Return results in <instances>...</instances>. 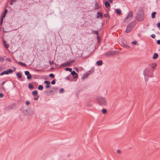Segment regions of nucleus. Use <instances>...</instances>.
Returning a JSON list of instances; mask_svg holds the SVG:
<instances>
[{
  "label": "nucleus",
  "instance_id": "a878e982",
  "mask_svg": "<svg viewBox=\"0 0 160 160\" xmlns=\"http://www.w3.org/2000/svg\"><path fill=\"white\" fill-rule=\"evenodd\" d=\"M38 89L39 90H42L43 89V86L42 85H39L38 88Z\"/></svg>",
  "mask_w": 160,
  "mask_h": 160
},
{
  "label": "nucleus",
  "instance_id": "7ed1b4c3",
  "mask_svg": "<svg viewBox=\"0 0 160 160\" xmlns=\"http://www.w3.org/2000/svg\"><path fill=\"white\" fill-rule=\"evenodd\" d=\"M135 24L134 22H132L129 24L127 27V29L125 31L126 33H128L130 32L134 27Z\"/></svg>",
  "mask_w": 160,
  "mask_h": 160
},
{
  "label": "nucleus",
  "instance_id": "423d86ee",
  "mask_svg": "<svg viewBox=\"0 0 160 160\" xmlns=\"http://www.w3.org/2000/svg\"><path fill=\"white\" fill-rule=\"evenodd\" d=\"M136 18L138 21H142L144 19V17L143 16V15H138L136 16Z\"/></svg>",
  "mask_w": 160,
  "mask_h": 160
},
{
  "label": "nucleus",
  "instance_id": "c85d7f7f",
  "mask_svg": "<svg viewBox=\"0 0 160 160\" xmlns=\"http://www.w3.org/2000/svg\"><path fill=\"white\" fill-rule=\"evenodd\" d=\"M65 70L67 71H69L71 72L72 71V69L71 68H67L65 69Z\"/></svg>",
  "mask_w": 160,
  "mask_h": 160
},
{
  "label": "nucleus",
  "instance_id": "f3484780",
  "mask_svg": "<svg viewBox=\"0 0 160 160\" xmlns=\"http://www.w3.org/2000/svg\"><path fill=\"white\" fill-rule=\"evenodd\" d=\"M92 34H96L97 35H98L99 34L98 31H95L93 30H92Z\"/></svg>",
  "mask_w": 160,
  "mask_h": 160
},
{
  "label": "nucleus",
  "instance_id": "2eb2a0df",
  "mask_svg": "<svg viewBox=\"0 0 160 160\" xmlns=\"http://www.w3.org/2000/svg\"><path fill=\"white\" fill-rule=\"evenodd\" d=\"M96 64L98 66H101L102 64V60L98 61L97 62Z\"/></svg>",
  "mask_w": 160,
  "mask_h": 160
},
{
  "label": "nucleus",
  "instance_id": "1a4fd4ad",
  "mask_svg": "<svg viewBox=\"0 0 160 160\" xmlns=\"http://www.w3.org/2000/svg\"><path fill=\"white\" fill-rule=\"evenodd\" d=\"M71 74L73 76V77L75 78H77L78 76V74L74 71L71 72Z\"/></svg>",
  "mask_w": 160,
  "mask_h": 160
},
{
  "label": "nucleus",
  "instance_id": "bb28decb",
  "mask_svg": "<svg viewBox=\"0 0 160 160\" xmlns=\"http://www.w3.org/2000/svg\"><path fill=\"white\" fill-rule=\"evenodd\" d=\"M28 88L30 89H33V86L31 84L29 83Z\"/></svg>",
  "mask_w": 160,
  "mask_h": 160
},
{
  "label": "nucleus",
  "instance_id": "20e7f679",
  "mask_svg": "<svg viewBox=\"0 0 160 160\" xmlns=\"http://www.w3.org/2000/svg\"><path fill=\"white\" fill-rule=\"evenodd\" d=\"M13 71L11 69H9L6 71L2 72L0 73V75L2 76L4 74H8L9 73L11 74L12 73Z\"/></svg>",
  "mask_w": 160,
  "mask_h": 160
},
{
  "label": "nucleus",
  "instance_id": "37998d69",
  "mask_svg": "<svg viewBox=\"0 0 160 160\" xmlns=\"http://www.w3.org/2000/svg\"><path fill=\"white\" fill-rule=\"evenodd\" d=\"M132 43L134 44H137V42L136 41H134L132 42Z\"/></svg>",
  "mask_w": 160,
  "mask_h": 160
},
{
  "label": "nucleus",
  "instance_id": "f03ea898",
  "mask_svg": "<svg viewBox=\"0 0 160 160\" xmlns=\"http://www.w3.org/2000/svg\"><path fill=\"white\" fill-rule=\"evenodd\" d=\"M97 100L98 103L101 105L105 106L107 104V101L105 98L102 97L97 98Z\"/></svg>",
  "mask_w": 160,
  "mask_h": 160
},
{
  "label": "nucleus",
  "instance_id": "603ef678",
  "mask_svg": "<svg viewBox=\"0 0 160 160\" xmlns=\"http://www.w3.org/2000/svg\"><path fill=\"white\" fill-rule=\"evenodd\" d=\"M117 152L118 153H120L121 152H120V151L119 150V149H118L117 150Z\"/></svg>",
  "mask_w": 160,
  "mask_h": 160
},
{
  "label": "nucleus",
  "instance_id": "b1692460",
  "mask_svg": "<svg viewBox=\"0 0 160 160\" xmlns=\"http://www.w3.org/2000/svg\"><path fill=\"white\" fill-rule=\"evenodd\" d=\"M16 75L18 78H20L22 77V74L20 72H18Z\"/></svg>",
  "mask_w": 160,
  "mask_h": 160
},
{
  "label": "nucleus",
  "instance_id": "72a5a7b5",
  "mask_svg": "<svg viewBox=\"0 0 160 160\" xmlns=\"http://www.w3.org/2000/svg\"><path fill=\"white\" fill-rule=\"evenodd\" d=\"M18 63L20 65H24V66H26V64L24 63H23L22 62H18Z\"/></svg>",
  "mask_w": 160,
  "mask_h": 160
},
{
  "label": "nucleus",
  "instance_id": "cd10ccee",
  "mask_svg": "<svg viewBox=\"0 0 160 160\" xmlns=\"http://www.w3.org/2000/svg\"><path fill=\"white\" fill-rule=\"evenodd\" d=\"M16 1V0H11V1H10V3H9L10 5H12L13 3L14 2H15Z\"/></svg>",
  "mask_w": 160,
  "mask_h": 160
},
{
  "label": "nucleus",
  "instance_id": "9d476101",
  "mask_svg": "<svg viewBox=\"0 0 160 160\" xmlns=\"http://www.w3.org/2000/svg\"><path fill=\"white\" fill-rule=\"evenodd\" d=\"M70 65L69 64V62H65L62 63L61 65V67H66L67 66H69Z\"/></svg>",
  "mask_w": 160,
  "mask_h": 160
},
{
  "label": "nucleus",
  "instance_id": "f704fd0d",
  "mask_svg": "<svg viewBox=\"0 0 160 160\" xmlns=\"http://www.w3.org/2000/svg\"><path fill=\"white\" fill-rule=\"evenodd\" d=\"M102 112L103 113L105 114L107 110L105 109H103L102 110Z\"/></svg>",
  "mask_w": 160,
  "mask_h": 160
},
{
  "label": "nucleus",
  "instance_id": "8fccbe9b",
  "mask_svg": "<svg viewBox=\"0 0 160 160\" xmlns=\"http://www.w3.org/2000/svg\"><path fill=\"white\" fill-rule=\"evenodd\" d=\"M73 60H71L70 61H68L69 62V64L70 65L71 63H72L73 62Z\"/></svg>",
  "mask_w": 160,
  "mask_h": 160
},
{
  "label": "nucleus",
  "instance_id": "9b49d317",
  "mask_svg": "<svg viewBox=\"0 0 160 160\" xmlns=\"http://www.w3.org/2000/svg\"><path fill=\"white\" fill-rule=\"evenodd\" d=\"M29 115H32L34 114V111L30 109H29L27 111Z\"/></svg>",
  "mask_w": 160,
  "mask_h": 160
},
{
  "label": "nucleus",
  "instance_id": "4c0bfd02",
  "mask_svg": "<svg viewBox=\"0 0 160 160\" xmlns=\"http://www.w3.org/2000/svg\"><path fill=\"white\" fill-rule=\"evenodd\" d=\"M4 60V59L2 57L0 58V61L1 62H3Z\"/></svg>",
  "mask_w": 160,
  "mask_h": 160
},
{
  "label": "nucleus",
  "instance_id": "a211bd4d",
  "mask_svg": "<svg viewBox=\"0 0 160 160\" xmlns=\"http://www.w3.org/2000/svg\"><path fill=\"white\" fill-rule=\"evenodd\" d=\"M158 57V53H155L154 54V55L153 57V59H157Z\"/></svg>",
  "mask_w": 160,
  "mask_h": 160
},
{
  "label": "nucleus",
  "instance_id": "393cba45",
  "mask_svg": "<svg viewBox=\"0 0 160 160\" xmlns=\"http://www.w3.org/2000/svg\"><path fill=\"white\" fill-rule=\"evenodd\" d=\"M116 12L118 14H120L121 12V10L119 9H116Z\"/></svg>",
  "mask_w": 160,
  "mask_h": 160
},
{
  "label": "nucleus",
  "instance_id": "6e6552de",
  "mask_svg": "<svg viewBox=\"0 0 160 160\" xmlns=\"http://www.w3.org/2000/svg\"><path fill=\"white\" fill-rule=\"evenodd\" d=\"M25 74L27 76V78L28 79H30L31 78L32 76L30 74L28 71H25Z\"/></svg>",
  "mask_w": 160,
  "mask_h": 160
},
{
  "label": "nucleus",
  "instance_id": "dca6fc26",
  "mask_svg": "<svg viewBox=\"0 0 160 160\" xmlns=\"http://www.w3.org/2000/svg\"><path fill=\"white\" fill-rule=\"evenodd\" d=\"M8 10L7 9H5L4 11V12L3 13L2 16L1 17V18L3 19V18H5L6 14L7 13Z\"/></svg>",
  "mask_w": 160,
  "mask_h": 160
},
{
  "label": "nucleus",
  "instance_id": "ddd939ff",
  "mask_svg": "<svg viewBox=\"0 0 160 160\" xmlns=\"http://www.w3.org/2000/svg\"><path fill=\"white\" fill-rule=\"evenodd\" d=\"M3 45L5 48H8L9 47V44L7 43L5 41H3Z\"/></svg>",
  "mask_w": 160,
  "mask_h": 160
},
{
  "label": "nucleus",
  "instance_id": "0eeeda50",
  "mask_svg": "<svg viewBox=\"0 0 160 160\" xmlns=\"http://www.w3.org/2000/svg\"><path fill=\"white\" fill-rule=\"evenodd\" d=\"M92 73V71H88L85 74H83V76L82 77L81 79L82 80L85 79L87 78L90 74Z\"/></svg>",
  "mask_w": 160,
  "mask_h": 160
},
{
  "label": "nucleus",
  "instance_id": "ea45409f",
  "mask_svg": "<svg viewBox=\"0 0 160 160\" xmlns=\"http://www.w3.org/2000/svg\"><path fill=\"white\" fill-rule=\"evenodd\" d=\"M49 63H50V64L51 65L52 64H53L54 63V62L53 61H49Z\"/></svg>",
  "mask_w": 160,
  "mask_h": 160
},
{
  "label": "nucleus",
  "instance_id": "79ce46f5",
  "mask_svg": "<svg viewBox=\"0 0 160 160\" xmlns=\"http://www.w3.org/2000/svg\"><path fill=\"white\" fill-rule=\"evenodd\" d=\"M26 104L27 105H29V104H30V102L29 101L27 100L26 102Z\"/></svg>",
  "mask_w": 160,
  "mask_h": 160
},
{
  "label": "nucleus",
  "instance_id": "473e14b6",
  "mask_svg": "<svg viewBox=\"0 0 160 160\" xmlns=\"http://www.w3.org/2000/svg\"><path fill=\"white\" fill-rule=\"evenodd\" d=\"M39 98V96L37 95L35 96V97L34 98V99L35 100H38Z\"/></svg>",
  "mask_w": 160,
  "mask_h": 160
},
{
  "label": "nucleus",
  "instance_id": "e433bc0d",
  "mask_svg": "<svg viewBox=\"0 0 160 160\" xmlns=\"http://www.w3.org/2000/svg\"><path fill=\"white\" fill-rule=\"evenodd\" d=\"M51 83L52 85H54L55 83V80H53L51 82Z\"/></svg>",
  "mask_w": 160,
  "mask_h": 160
},
{
  "label": "nucleus",
  "instance_id": "09e8293b",
  "mask_svg": "<svg viewBox=\"0 0 160 160\" xmlns=\"http://www.w3.org/2000/svg\"><path fill=\"white\" fill-rule=\"evenodd\" d=\"M157 26L158 28H160V22L158 23Z\"/></svg>",
  "mask_w": 160,
  "mask_h": 160
},
{
  "label": "nucleus",
  "instance_id": "39448f33",
  "mask_svg": "<svg viewBox=\"0 0 160 160\" xmlns=\"http://www.w3.org/2000/svg\"><path fill=\"white\" fill-rule=\"evenodd\" d=\"M132 17V11L129 12L128 14L125 18L124 21L126 20L127 19H129V20H130Z\"/></svg>",
  "mask_w": 160,
  "mask_h": 160
},
{
  "label": "nucleus",
  "instance_id": "412c9836",
  "mask_svg": "<svg viewBox=\"0 0 160 160\" xmlns=\"http://www.w3.org/2000/svg\"><path fill=\"white\" fill-rule=\"evenodd\" d=\"M156 66H157V64L156 63H152L151 65V67L153 69L155 68H156Z\"/></svg>",
  "mask_w": 160,
  "mask_h": 160
},
{
  "label": "nucleus",
  "instance_id": "4468645a",
  "mask_svg": "<svg viewBox=\"0 0 160 160\" xmlns=\"http://www.w3.org/2000/svg\"><path fill=\"white\" fill-rule=\"evenodd\" d=\"M102 14L101 12H97V18H102Z\"/></svg>",
  "mask_w": 160,
  "mask_h": 160
},
{
  "label": "nucleus",
  "instance_id": "aec40b11",
  "mask_svg": "<svg viewBox=\"0 0 160 160\" xmlns=\"http://www.w3.org/2000/svg\"><path fill=\"white\" fill-rule=\"evenodd\" d=\"M32 94L33 95L35 96L38 95V91L37 90H35L32 92Z\"/></svg>",
  "mask_w": 160,
  "mask_h": 160
},
{
  "label": "nucleus",
  "instance_id": "5fc2aeb1",
  "mask_svg": "<svg viewBox=\"0 0 160 160\" xmlns=\"http://www.w3.org/2000/svg\"><path fill=\"white\" fill-rule=\"evenodd\" d=\"M5 81H4L3 82L2 84H1V85H3L5 83Z\"/></svg>",
  "mask_w": 160,
  "mask_h": 160
},
{
  "label": "nucleus",
  "instance_id": "a18cd8bd",
  "mask_svg": "<svg viewBox=\"0 0 160 160\" xmlns=\"http://www.w3.org/2000/svg\"><path fill=\"white\" fill-rule=\"evenodd\" d=\"M6 60L8 61V62H11V60L10 59V58H6Z\"/></svg>",
  "mask_w": 160,
  "mask_h": 160
},
{
  "label": "nucleus",
  "instance_id": "4be33fe9",
  "mask_svg": "<svg viewBox=\"0 0 160 160\" xmlns=\"http://www.w3.org/2000/svg\"><path fill=\"white\" fill-rule=\"evenodd\" d=\"M99 8V6L98 4V3L97 2H96L95 4V6H94V9H98Z\"/></svg>",
  "mask_w": 160,
  "mask_h": 160
},
{
  "label": "nucleus",
  "instance_id": "5701e85b",
  "mask_svg": "<svg viewBox=\"0 0 160 160\" xmlns=\"http://www.w3.org/2000/svg\"><path fill=\"white\" fill-rule=\"evenodd\" d=\"M156 14V12H153L151 15L152 18H155V15Z\"/></svg>",
  "mask_w": 160,
  "mask_h": 160
},
{
  "label": "nucleus",
  "instance_id": "f8f14e48",
  "mask_svg": "<svg viewBox=\"0 0 160 160\" xmlns=\"http://www.w3.org/2000/svg\"><path fill=\"white\" fill-rule=\"evenodd\" d=\"M138 15L144 14L143 10L142 8H139V9L138 10Z\"/></svg>",
  "mask_w": 160,
  "mask_h": 160
},
{
  "label": "nucleus",
  "instance_id": "c9c22d12",
  "mask_svg": "<svg viewBox=\"0 0 160 160\" xmlns=\"http://www.w3.org/2000/svg\"><path fill=\"white\" fill-rule=\"evenodd\" d=\"M50 77L52 78H54V75L53 73H51L49 74Z\"/></svg>",
  "mask_w": 160,
  "mask_h": 160
},
{
  "label": "nucleus",
  "instance_id": "c756f323",
  "mask_svg": "<svg viewBox=\"0 0 160 160\" xmlns=\"http://www.w3.org/2000/svg\"><path fill=\"white\" fill-rule=\"evenodd\" d=\"M64 92V90L63 88H62L60 89L59 91V92L60 93H62Z\"/></svg>",
  "mask_w": 160,
  "mask_h": 160
},
{
  "label": "nucleus",
  "instance_id": "58836bf2",
  "mask_svg": "<svg viewBox=\"0 0 160 160\" xmlns=\"http://www.w3.org/2000/svg\"><path fill=\"white\" fill-rule=\"evenodd\" d=\"M150 36L153 38H155V35L154 34H152Z\"/></svg>",
  "mask_w": 160,
  "mask_h": 160
},
{
  "label": "nucleus",
  "instance_id": "f257e3e1",
  "mask_svg": "<svg viewBox=\"0 0 160 160\" xmlns=\"http://www.w3.org/2000/svg\"><path fill=\"white\" fill-rule=\"evenodd\" d=\"M153 71L150 68H146L143 71V74L144 76L145 81L147 82L148 80V78L149 77L152 78L154 76L153 73Z\"/></svg>",
  "mask_w": 160,
  "mask_h": 160
},
{
  "label": "nucleus",
  "instance_id": "2f4dec72",
  "mask_svg": "<svg viewBox=\"0 0 160 160\" xmlns=\"http://www.w3.org/2000/svg\"><path fill=\"white\" fill-rule=\"evenodd\" d=\"M44 83L47 85L50 84V82L48 81H44Z\"/></svg>",
  "mask_w": 160,
  "mask_h": 160
},
{
  "label": "nucleus",
  "instance_id": "7c9ffc66",
  "mask_svg": "<svg viewBox=\"0 0 160 160\" xmlns=\"http://www.w3.org/2000/svg\"><path fill=\"white\" fill-rule=\"evenodd\" d=\"M111 54V52H107L106 53H105L104 54L105 56H109V55H110Z\"/></svg>",
  "mask_w": 160,
  "mask_h": 160
},
{
  "label": "nucleus",
  "instance_id": "6ab92c4d",
  "mask_svg": "<svg viewBox=\"0 0 160 160\" xmlns=\"http://www.w3.org/2000/svg\"><path fill=\"white\" fill-rule=\"evenodd\" d=\"M105 7L107 8L110 7V4L109 3V2L108 1H106L105 3Z\"/></svg>",
  "mask_w": 160,
  "mask_h": 160
},
{
  "label": "nucleus",
  "instance_id": "de8ad7c7",
  "mask_svg": "<svg viewBox=\"0 0 160 160\" xmlns=\"http://www.w3.org/2000/svg\"><path fill=\"white\" fill-rule=\"evenodd\" d=\"M2 21H3V19H2V18H1V20H0V24L1 25L2 24Z\"/></svg>",
  "mask_w": 160,
  "mask_h": 160
},
{
  "label": "nucleus",
  "instance_id": "864d4df0",
  "mask_svg": "<svg viewBox=\"0 0 160 160\" xmlns=\"http://www.w3.org/2000/svg\"><path fill=\"white\" fill-rule=\"evenodd\" d=\"M104 16L105 17H106V18L107 17V15L106 14H105L104 15Z\"/></svg>",
  "mask_w": 160,
  "mask_h": 160
},
{
  "label": "nucleus",
  "instance_id": "6e6d98bb",
  "mask_svg": "<svg viewBox=\"0 0 160 160\" xmlns=\"http://www.w3.org/2000/svg\"><path fill=\"white\" fill-rule=\"evenodd\" d=\"M75 69L77 71H78V69L77 68H75Z\"/></svg>",
  "mask_w": 160,
  "mask_h": 160
},
{
  "label": "nucleus",
  "instance_id": "3c124183",
  "mask_svg": "<svg viewBox=\"0 0 160 160\" xmlns=\"http://www.w3.org/2000/svg\"><path fill=\"white\" fill-rule=\"evenodd\" d=\"M108 2H110L112 3L113 2L112 0H107Z\"/></svg>",
  "mask_w": 160,
  "mask_h": 160
},
{
  "label": "nucleus",
  "instance_id": "49530a36",
  "mask_svg": "<svg viewBox=\"0 0 160 160\" xmlns=\"http://www.w3.org/2000/svg\"><path fill=\"white\" fill-rule=\"evenodd\" d=\"M3 96V94L2 93H0V98H2Z\"/></svg>",
  "mask_w": 160,
  "mask_h": 160
},
{
  "label": "nucleus",
  "instance_id": "4d7b16f0",
  "mask_svg": "<svg viewBox=\"0 0 160 160\" xmlns=\"http://www.w3.org/2000/svg\"><path fill=\"white\" fill-rule=\"evenodd\" d=\"M66 79H69V78H68V77H67V78H66Z\"/></svg>",
  "mask_w": 160,
  "mask_h": 160
},
{
  "label": "nucleus",
  "instance_id": "a19ab883",
  "mask_svg": "<svg viewBox=\"0 0 160 160\" xmlns=\"http://www.w3.org/2000/svg\"><path fill=\"white\" fill-rule=\"evenodd\" d=\"M50 84L47 85L45 86V88H50Z\"/></svg>",
  "mask_w": 160,
  "mask_h": 160
},
{
  "label": "nucleus",
  "instance_id": "c03bdc74",
  "mask_svg": "<svg viewBox=\"0 0 160 160\" xmlns=\"http://www.w3.org/2000/svg\"><path fill=\"white\" fill-rule=\"evenodd\" d=\"M157 43L158 44H160V40H158L157 41Z\"/></svg>",
  "mask_w": 160,
  "mask_h": 160
},
{
  "label": "nucleus",
  "instance_id": "13d9d810",
  "mask_svg": "<svg viewBox=\"0 0 160 160\" xmlns=\"http://www.w3.org/2000/svg\"><path fill=\"white\" fill-rule=\"evenodd\" d=\"M52 92V91H50V92Z\"/></svg>",
  "mask_w": 160,
  "mask_h": 160
}]
</instances>
